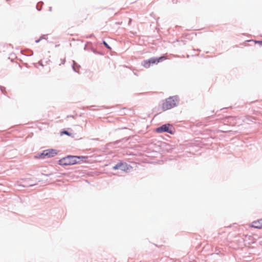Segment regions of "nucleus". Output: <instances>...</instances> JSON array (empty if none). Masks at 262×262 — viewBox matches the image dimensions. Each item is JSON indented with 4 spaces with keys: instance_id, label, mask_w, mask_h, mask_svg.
<instances>
[{
    "instance_id": "20e7f679",
    "label": "nucleus",
    "mask_w": 262,
    "mask_h": 262,
    "mask_svg": "<svg viewBox=\"0 0 262 262\" xmlns=\"http://www.w3.org/2000/svg\"><path fill=\"white\" fill-rule=\"evenodd\" d=\"M164 56H161L159 58L152 57L149 59L148 60H144L143 61L142 64L146 68L149 67L150 64L158 63L160 61L165 59Z\"/></svg>"
},
{
    "instance_id": "6e6552de",
    "label": "nucleus",
    "mask_w": 262,
    "mask_h": 262,
    "mask_svg": "<svg viewBox=\"0 0 262 262\" xmlns=\"http://www.w3.org/2000/svg\"><path fill=\"white\" fill-rule=\"evenodd\" d=\"M72 68L73 70L76 72H78L80 66L74 60H73Z\"/></svg>"
},
{
    "instance_id": "9b49d317",
    "label": "nucleus",
    "mask_w": 262,
    "mask_h": 262,
    "mask_svg": "<svg viewBox=\"0 0 262 262\" xmlns=\"http://www.w3.org/2000/svg\"><path fill=\"white\" fill-rule=\"evenodd\" d=\"M1 90L3 93H5V88L3 86H0Z\"/></svg>"
},
{
    "instance_id": "dca6fc26",
    "label": "nucleus",
    "mask_w": 262,
    "mask_h": 262,
    "mask_svg": "<svg viewBox=\"0 0 262 262\" xmlns=\"http://www.w3.org/2000/svg\"><path fill=\"white\" fill-rule=\"evenodd\" d=\"M260 42L262 43V41H261Z\"/></svg>"
},
{
    "instance_id": "ddd939ff",
    "label": "nucleus",
    "mask_w": 262,
    "mask_h": 262,
    "mask_svg": "<svg viewBox=\"0 0 262 262\" xmlns=\"http://www.w3.org/2000/svg\"><path fill=\"white\" fill-rule=\"evenodd\" d=\"M43 38V37H41L39 39L36 40L35 41L36 43H38Z\"/></svg>"
},
{
    "instance_id": "2eb2a0df",
    "label": "nucleus",
    "mask_w": 262,
    "mask_h": 262,
    "mask_svg": "<svg viewBox=\"0 0 262 262\" xmlns=\"http://www.w3.org/2000/svg\"><path fill=\"white\" fill-rule=\"evenodd\" d=\"M131 19H129V23L131 21Z\"/></svg>"
},
{
    "instance_id": "1a4fd4ad",
    "label": "nucleus",
    "mask_w": 262,
    "mask_h": 262,
    "mask_svg": "<svg viewBox=\"0 0 262 262\" xmlns=\"http://www.w3.org/2000/svg\"><path fill=\"white\" fill-rule=\"evenodd\" d=\"M42 5H43V2H40L38 3V4L36 5V8L38 11H40L41 7Z\"/></svg>"
},
{
    "instance_id": "f257e3e1",
    "label": "nucleus",
    "mask_w": 262,
    "mask_h": 262,
    "mask_svg": "<svg viewBox=\"0 0 262 262\" xmlns=\"http://www.w3.org/2000/svg\"><path fill=\"white\" fill-rule=\"evenodd\" d=\"M179 102L178 96H174L169 97L166 99L165 102L163 103L162 108L164 111L170 109L177 105Z\"/></svg>"
},
{
    "instance_id": "39448f33",
    "label": "nucleus",
    "mask_w": 262,
    "mask_h": 262,
    "mask_svg": "<svg viewBox=\"0 0 262 262\" xmlns=\"http://www.w3.org/2000/svg\"><path fill=\"white\" fill-rule=\"evenodd\" d=\"M131 168V167L125 162H119L113 167L114 170L119 169L122 171L127 172Z\"/></svg>"
},
{
    "instance_id": "423d86ee",
    "label": "nucleus",
    "mask_w": 262,
    "mask_h": 262,
    "mask_svg": "<svg viewBox=\"0 0 262 262\" xmlns=\"http://www.w3.org/2000/svg\"><path fill=\"white\" fill-rule=\"evenodd\" d=\"M169 124H164L160 127H159L156 128V132L157 133H163V132H167L170 134H172V132L169 128Z\"/></svg>"
},
{
    "instance_id": "0eeeda50",
    "label": "nucleus",
    "mask_w": 262,
    "mask_h": 262,
    "mask_svg": "<svg viewBox=\"0 0 262 262\" xmlns=\"http://www.w3.org/2000/svg\"><path fill=\"white\" fill-rule=\"evenodd\" d=\"M251 226L257 229L262 228V220L252 222Z\"/></svg>"
},
{
    "instance_id": "9d476101",
    "label": "nucleus",
    "mask_w": 262,
    "mask_h": 262,
    "mask_svg": "<svg viewBox=\"0 0 262 262\" xmlns=\"http://www.w3.org/2000/svg\"><path fill=\"white\" fill-rule=\"evenodd\" d=\"M104 45L105 46L106 48H107L108 49H111V47L109 46V45L104 41L103 42Z\"/></svg>"
},
{
    "instance_id": "4468645a",
    "label": "nucleus",
    "mask_w": 262,
    "mask_h": 262,
    "mask_svg": "<svg viewBox=\"0 0 262 262\" xmlns=\"http://www.w3.org/2000/svg\"><path fill=\"white\" fill-rule=\"evenodd\" d=\"M49 10H50V11H52V7H50V8H49Z\"/></svg>"
},
{
    "instance_id": "f03ea898",
    "label": "nucleus",
    "mask_w": 262,
    "mask_h": 262,
    "mask_svg": "<svg viewBox=\"0 0 262 262\" xmlns=\"http://www.w3.org/2000/svg\"><path fill=\"white\" fill-rule=\"evenodd\" d=\"M79 159L80 157L78 156H68L60 159L59 161V163L60 165L64 166L73 165L77 163V160Z\"/></svg>"
},
{
    "instance_id": "7ed1b4c3",
    "label": "nucleus",
    "mask_w": 262,
    "mask_h": 262,
    "mask_svg": "<svg viewBox=\"0 0 262 262\" xmlns=\"http://www.w3.org/2000/svg\"><path fill=\"white\" fill-rule=\"evenodd\" d=\"M57 154L56 150L53 149H49L43 150L41 153H38L35 156L36 158L40 159H45L46 158H51L55 156Z\"/></svg>"
},
{
    "instance_id": "f8f14e48",
    "label": "nucleus",
    "mask_w": 262,
    "mask_h": 262,
    "mask_svg": "<svg viewBox=\"0 0 262 262\" xmlns=\"http://www.w3.org/2000/svg\"><path fill=\"white\" fill-rule=\"evenodd\" d=\"M62 133L63 134L67 135H68V136L70 135V133L66 130L63 131Z\"/></svg>"
}]
</instances>
